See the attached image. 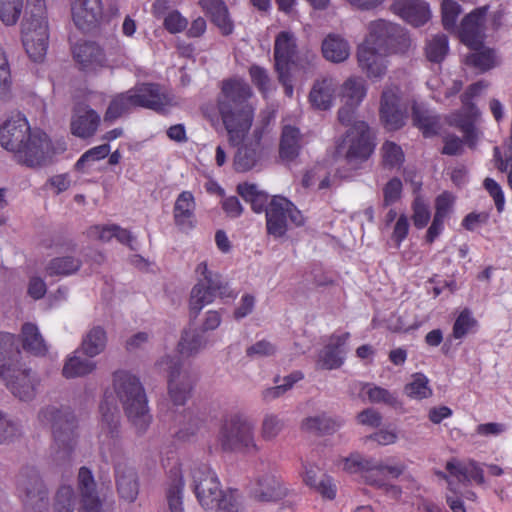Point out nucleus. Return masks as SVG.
Listing matches in <instances>:
<instances>
[{"label": "nucleus", "mask_w": 512, "mask_h": 512, "mask_svg": "<svg viewBox=\"0 0 512 512\" xmlns=\"http://www.w3.org/2000/svg\"><path fill=\"white\" fill-rule=\"evenodd\" d=\"M253 91L241 78L222 81L217 97V110L228 134V140L237 146L234 167L239 172L252 169L261 157L262 128L255 127L250 133L255 107L250 102Z\"/></svg>", "instance_id": "1"}, {"label": "nucleus", "mask_w": 512, "mask_h": 512, "mask_svg": "<svg viewBox=\"0 0 512 512\" xmlns=\"http://www.w3.org/2000/svg\"><path fill=\"white\" fill-rule=\"evenodd\" d=\"M100 452L102 457L111 460L114 468L115 489L119 499L134 503L140 492V479L137 470L123 457L119 440V413L108 402L100 405Z\"/></svg>", "instance_id": "2"}, {"label": "nucleus", "mask_w": 512, "mask_h": 512, "mask_svg": "<svg viewBox=\"0 0 512 512\" xmlns=\"http://www.w3.org/2000/svg\"><path fill=\"white\" fill-rule=\"evenodd\" d=\"M410 44L406 32L398 25L385 20L374 21L357 50L359 67L368 78H382L387 70L386 57L406 52Z\"/></svg>", "instance_id": "3"}, {"label": "nucleus", "mask_w": 512, "mask_h": 512, "mask_svg": "<svg viewBox=\"0 0 512 512\" xmlns=\"http://www.w3.org/2000/svg\"><path fill=\"white\" fill-rule=\"evenodd\" d=\"M38 422L50 427L53 442L50 457L56 465H66L74 457L79 439V425L74 412L66 406L48 404L40 408Z\"/></svg>", "instance_id": "4"}, {"label": "nucleus", "mask_w": 512, "mask_h": 512, "mask_svg": "<svg viewBox=\"0 0 512 512\" xmlns=\"http://www.w3.org/2000/svg\"><path fill=\"white\" fill-rule=\"evenodd\" d=\"M114 390L136 432L145 433L151 424L152 416L139 379L129 372L118 371L114 374Z\"/></svg>", "instance_id": "5"}, {"label": "nucleus", "mask_w": 512, "mask_h": 512, "mask_svg": "<svg viewBox=\"0 0 512 512\" xmlns=\"http://www.w3.org/2000/svg\"><path fill=\"white\" fill-rule=\"evenodd\" d=\"M445 469L448 474L440 472L439 476L444 478L448 484L447 505L452 512H467L464 500L477 502L478 495L471 489H467L459 494L454 488L451 478L462 484L475 482L477 485H483L485 483L483 468L473 459L460 460L458 458H451L447 461Z\"/></svg>", "instance_id": "6"}, {"label": "nucleus", "mask_w": 512, "mask_h": 512, "mask_svg": "<svg viewBox=\"0 0 512 512\" xmlns=\"http://www.w3.org/2000/svg\"><path fill=\"white\" fill-rule=\"evenodd\" d=\"M218 442L225 452L256 454L260 451L253 423L238 414L223 420L218 433Z\"/></svg>", "instance_id": "7"}, {"label": "nucleus", "mask_w": 512, "mask_h": 512, "mask_svg": "<svg viewBox=\"0 0 512 512\" xmlns=\"http://www.w3.org/2000/svg\"><path fill=\"white\" fill-rule=\"evenodd\" d=\"M339 466L348 473H363V477L368 484L384 488L394 497L399 494L396 487L388 484L390 478H396L400 475L401 471L397 467L384 465L376 459L365 458L357 453L342 458L339 461Z\"/></svg>", "instance_id": "8"}, {"label": "nucleus", "mask_w": 512, "mask_h": 512, "mask_svg": "<svg viewBox=\"0 0 512 512\" xmlns=\"http://www.w3.org/2000/svg\"><path fill=\"white\" fill-rule=\"evenodd\" d=\"M196 273L201 276L198 283L192 288L190 296V311L195 316L216 297L234 298L236 293L229 287L221 275L208 269L206 262L196 267Z\"/></svg>", "instance_id": "9"}, {"label": "nucleus", "mask_w": 512, "mask_h": 512, "mask_svg": "<svg viewBox=\"0 0 512 512\" xmlns=\"http://www.w3.org/2000/svg\"><path fill=\"white\" fill-rule=\"evenodd\" d=\"M374 148V133L369 125L364 121H355L346 132L338 152L349 165L356 168L371 156Z\"/></svg>", "instance_id": "10"}, {"label": "nucleus", "mask_w": 512, "mask_h": 512, "mask_svg": "<svg viewBox=\"0 0 512 512\" xmlns=\"http://www.w3.org/2000/svg\"><path fill=\"white\" fill-rule=\"evenodd\" d=\"M305 223L302 212L287 198L273 196L266 207V228L274 238L283 237L292 226Z\"/></svg>", "instance_id": "11"}, {"label": "nucleus", "mask_w": 512, "mask_h": 512, "mask_svg": "<svg viewBox=\"0 0 512 512\" xmlns=\"http://www.w3.org/2000/svg\"><path fill=\"white\" fill-rule=\"evenodd\" d=\"M16 490L26 510L42 512L48 505L49 489L34 467H25L19 472Z\"/></svg>", "instance_id": "12"}, {"label": "nucleus", "mask_w": 512, "mask_h": 512, "mask_svg": "<svg viewBox=\"0 0 512 512\" xmlns=\"http://www.w3.org/2000/svg\"><path fill=\"white\" fill-rule=\"evenodd\" d=\"M189 470L192 487L200 505L206 510L216 509L225 495L216 473L204 463H193Z\"/></svg>", "instance_id": "13"}, {"label": "nucleus", "mask_w": 512, "mask_h": 512, "mask_svg": "<svg viewBox=\"0 0 512 512\" xmlns=\"http://www.w3.org/2000/svg\"><path fill=\"white\" fill-rule=\"evenodd\" d=\"M160 370L168 372V394L175 406H182L189 399L194 378L189 371L182 368L178 359L165 356L157 362Z\"/></svg>", "instance_id": "14"}, {"label": "nucleus", "mask_w": 512, "mask_h": 512, "mask_svg": "<svg viewBox=\"0 0 512 512\" xmlns=\"http://www.w3.org/2000/svg\"><path fill=\"white\" fill-rule=\"evenodd\" d=\"M55 151L48 136L41 130H30L22 147L14 154L15 159L28 167H38L49 163Z\"/></svg>", "instance_id": "15"}, {"label": "nucleus", "mask_w": 512, "mask_h": 512, "mask_svg": "<svg viewBox=\"0 0 512 512\" xmlns=\"http://www.w3.org/2000/svg\"><path fill=\"white\" fill-rule=\"evenodd\" d=\"M379 115L387 130L395 131L405 125L407 104L403 100L399 87L395 85L384 87L380 99Z\"/></svg>", "instance_id": "16"}, {"label": "nucleus", "mask_w": 512, "mask_h": 512, "mask_svg": "<svg viewBox=\"0 0 512 512\" xmlns=\"http://www.w3.org/2000/svg\"><path fill=\"white\" fill-rule=\"evenodd\" d=\"M27 11L22 22V43L32 49L33 39H49L48 22L44 0H27Z\"/></svg>", "instance_id": "17"}, {"label": "nucleus", "mask_w": 512, "mask_h": 512, "mask_svg": "<svg viewBox=\"0 0 512 512\" xmlns=\"http://www.w3.org/2000/svg\"><path fill=\"white\" fill-rule=\"evenodd\" d=\"M0 378L9 391L21 401H31L37 394L39 379L31 369L15 366L4 371Z\"/></svg>", "instance_id": "18"}, {"label": "nucleus", "mask_w": 512, "mask_h": 512, "mask_svg": "<svg viewBox=\"0 0 512 512\" xmlns=\"http://www.w3.org/2000/svg\"><path fill=\"white\" fill-rule=\"evenodd\" d=\"M133 89L138 107L164 111L167 107L177 105L175 96L164 87L148 83L135 86Z\"/></svg>", "instance_id": "19"}, {"label": "nucleus", "mask_w": 512, "mask_h": 512, "mask_svg": "<svg viewBox=\"0 0 512 512\" xmlns=\"http://www.w3.org/2000/svg\"><path fill=\"white\" fill-rule=\"evenodd\" d=\"M486 8H477L467 14L452 34L458 36L460 41L472 50H477L483 45L484 23Z\"/></svg>", "instance_id": "20"}, {"label": "nucleus", "mask_w": 512, "mask_h": 512, "mask_svg": "<svg viewBox=\"0 0 512 512\" xmlns=\"http://www.w3.org/2000/svg\"><path fill=\"white\" fill-rule=\"evenodd\" d=\"M30 130L27 119L20 113L15 114L0 126V145L15 154L22 147Z\"/></svg>", "instance_id": "21"}, {"label": "nucleus", "mask_w": 512, "mask_h": 512, "mask_svg": "<svg viewBox=\"0 0 512 512\" xmlns=\"http://www.w3.org/2000/svg\"><path fill=\"white\" fill-rule=\"evenodd\" d=\"M251 494L261 502H276L286 496L287 490L274 473L263 471L255 477Z\"/></svg>", "instance_id": "22"}, {"label": "nucleus", "mask_w": 512, "mask_h": 512, "mask_svg": "<svg viewBox=\"0 0 512 512\" xmlns=\"http://www.w3.org/2000/svg\"><path fill=\"white\" fill-rule=\"evenodd\" d=\"M100 121V115L90 105L77 104L71 117V132L79 138L92 137L96 133Z\"/></svg>", "instance_id": "23"}, {"label": "nucleus", "mask_w": 512, "mask_h": 512, "mask_svg": "<svg viewBox=\"0 0 512 512\" xmlns=\"http://www.w3.org/2000/svg\"><path fill=\"white\" fill-rule=\"evenodd\" d=\"M78 489L81 496L80 512H107L98 496L93 474L87 467L79 469Z\"/></svg>", "instance_id": "24"}, {"label": "nucleus", "mask_w": 512, "mask_h": 512, "mask_svg": "<svg viewBox=\"0 0 512 512\" xmlns=\"http://www.w3.org/2000/svg\"><path fill=\"white\" fill-rule=\"evenodd\" d=\"M72 18L75 25L83 31L94 28L102 14L100 0H72Z\"/></svg>", "instance_id": "25"}, {"label": "nucleus", "mask_w": 512, "mask_h": 512, "mask_svg": "<svg viewBox=\"0 0 512 512\" xmlns=\"http://www.w3.org/2000/svg\"><path fill=\"white\" fill-rule=\"evenodd\" d=\"M183 465L174 462L167 472L166 499L170 512H184L183 489L184 478Z\"/></svg>", "instance_id": "26"}, {"label": "nucleus", "mask_w": 512, "mask_h": 512, "mask_svg": "<svg viewBox=\"0 0 512 512\" xmlns=\"http://www.w3.org/2000/svg\"><path fill=\"white\" fill-rule=\"evenodd\" d=\"M349 333L332 335L327 344L318 354L317 364L322 369L333 370L342 366L345 350L343 346L349 338Z\"/></svg>", "instance_id": "27"}, {"label": "nucleus", "mask_w": 512, "mask_h": 512, "mask_svg": "<svg viewBox=\"0 0 512 512\" xmlns=\"http://www.w3.org/2000/svg\"><path fill=\"white\" fill-rule=\"evenodd\" d=\"M73 57L81 69L93 71L103 67L106 58L103 50L94 42H81L73 47Z\"/></svg>", "instance_id": "28"}, {"label": "nucleus", "mask_w": 512, "mask_h": 512, "mask_svg": "<svg viewBox=\"0 0 512 512\" xmlns=\"http://www.w3.org/2000/svg\"><path fill=\"white\" fill-rule=\"evenodd\" d=\"M296 37L292 32L281 31L274 44L276 70L291 69V62L296 56Z\"/></svg>", "instance_id": "29"}, {"label": "nucleus", "mask_w": 512, "mask_h": 512, "mask_svg": "<svg viewBox=\"0 0 512 512\" xmlns=\"http://www.w3.org/2000/svg\"><path fill=\"white\" fill-rule=\"evenodd\" d=\"M196 201L190 191L181 192L174 203L173 219L181 229H192L195 226Z\"/></svg>", "instance_id": "30"}, {"label": "nucleus", "mask_w": 512, "mask_h": 512, "mask_svg": "<svg viewBox=\"0 0 512 512\" xmlns=\"http://www.w3.org/2000/svg\"><path fill=\"white\" fill-rule=\"evenodd\" d=\"M138 107L133 89L111 96L104 114V123L112 124Z\"/></svg>", "instance_id": "31"}, {"label": "nucleus", "mask_w": 512, "mask_h": 512, "mask_svg": "<svg viewBox=\"0 0 512 512\" xmlns=\"http://www.w3.org/2000/svg\"><path fill=\"white\" fill-rule=\"evenodd\" d=\"M337 82L332 77H323L313 84L309 94V100L313 107L319 110H327L332 106Z\"/></svg>", "instance_id": "32"}, {"label": "nucleus", "mask_w": 512, "mask_h": 512, "mask_svg": "<svg viewBox=\"0 0 512 512\" xmlns=\"http://www.w3.org/2000/svg\"><path fill=\"white\" fill-rule=\"evenodd\" d=\"M108 336L102 326H93L89 328L82 336L79 351L88 358H94L106 349Z\"/></svg>", "instance_id": "33"}, {"label": "nucleus", "mask_w": 512, "mask_h": 512, "mask_svg": "<svg viewBox=\"0 0 512 512\" xmlns=\"http://www.w3.org/2000/svg\"><path fill=\"white\" fill-rule=\"evenodd\" d=\"M319 469L313 465H304L303 481L315 489L322 497L332 500L336 496V486L332 479L323 475L318 478Z\"/></svg>", "instance_id": "34"}, {"label": "nucleus", "mask_w": 512, "mask_h": 512, "mask_svg": "<svg viewBox=\"0 0 512 512\" xmlns=\"http://www.w3.org/2000/svg\"><path fill=\"white\" fill-rule=\"evenodd\" d=\"M20 355L15 335L0 332V375L9 368L17 366Z\"/></svg>", "instance_id": "35"}, {"label": "nucleus", "mask_w": 512, "mask_h": 512, "mask_svg": "<svg viewBox=\"0 0 512 512\" xmlns=\"http://www.w3.org/2000/svg\"><path fill=\"white\" fill-rule=\"evenodd\" d=\"M352 390H359V396L365 393L369 402L375 404H385L393 408L400 406L397 397L385 388L370 383L355 382L351 386Z\"/></svg>", "instance_id": "36"}, {"label": "nucleus", "mask_w": 512, "mask_h": 512, "mask_svg": "<svg viewBox=\"0 0 512 512\" xmlns=\"http://www.w3.org/2000/svg\"><path fill=\"white\" fill-rule=\"evenodd\" d=\"M367 94V85L361 77H349L340 88L342 104L358 107Z\"/></svg>", "instance_id": "37"}, {"label": "nucleus", "mask_w": 512, "mask_h": 512, "mask_svg": "<svg viewBox=\"0 0 512 512\" xmlns=\"http://www.w3.org/2000/svg\"><path fill=\"white\" fill-rule=\"evenodd\" d=\"M323 57L333 63H341L348 59L350 46L339 35L329 34L322 42Z\"/></svg>", "instance_id": "38"}, {"label": "nucleus", "mask_w": 512, "mask_h": 512, "mask_svg": "<svg viewBox=\"0 0 512 512\" xmlns=\"http://www.w3.org/2000/svg\"><path fill=\"white\" fill-rule=\"evenodd\" d=\"M23 349L35 356H44L48 352V345L33 323H25L21 329Z\"/></svg>", "instance_id": "39"}, {"label": "nucleus", "mask_w": 512, "mask_h": 512, "mask_svg": "<svg viewBox=\"0 0 512 512\" xmlns=\"http://www.w3.org/2000/svg\"><path fill=\"white\" fill-rule=\"evenodd\" d=\"M74 351L64 361L62 375L66 379L84 377L96 369V363L90 359L82 358Z\"/></svg>", "instance_id": "40"}, {"label": "nucleus", "mask_w": 512, "mask_h": 512, "mask_svg": "<svg viewBox=\"0 0 512 512\" xmlns=\"http://www.w3.org/2000/svg\"><path fill=\"white\" fill-rule=\"evenodd\" d=\"M82 265L79 258L74 256H60L51 259L46 267L45 271L48 276H69L76 273Z\"/></svg>", "instance_id": "41"}, {"label": "nucleus", "mask_w": 512, "mask_h": 512, "mask_svg": "<svg viewBox=\"0 0 512 512\" xmlns=\"http://www.w3.org/2000/svg\"><path fill=\"white\" fill-rule=\"evenodd\" d=\"M300 149V132L297 128L286 125L282 131L280 156L283 160H293Z\"/></svg>", "instance_id": "42"}, {"label": "nucleus", "mask_w": 512, "mask_h": 512, "mask_svg": "<svg viewBox=\"0 0 512 512\" xmlns=\"http://www.w3.org/2000/svg\"><path fill=\"white\" fill-rule=\"evenodd\" d=\"M466 57V64L481 72H487L498 65L496 51L483 45Z\"/></svg>", "instance_id": "43"}, {"label": "nucleus", "mask_w": 512, "mask_h": 512, "mask_svg": "<svg viewBox=\"0 0 512 512\" xmlns=\"http://www.w3.org/2000/svg\"><path fill=\"white\" fill-rule=\"evenodd\" d=\"M237 192L246 202L251 204L254 212H266L269 203L268 195L260 191L255 184L241 183L237 186Z\"/></svg>", "instance_id": "44"}, {"label": "nucleus", "mask_w": 512, "mask_h": 512, "mask_svg": "<svg viewBox=\"0 0 512 512\" xmlns=\"http://www.w3.org/2000/svg\"><path fill=\"white\" fill-rule=\"evenodd\" d=\"M479 323L468 308H464L456 317L451 336L456 340H461L469 333L477 331Z\"/></svg>", "instance_id": "45"}, {"label": "nucleus", "mask_w": 512, "mask_h": 512, "mask_svg": "<svg viewBox=\"0 0 512 512\" xmlns=\"http://www.w3.org/2000/svg\"><path fill=\"white\" fill-rule=\"evenodd\" d=\"M341 423L327 414L310 416L303 420L302 428L308 432L332 433L340 427Z\"/></svg>", "instance_id": "46"}, {"label": "nucleus", "mask_w": 512, "mask_h": 512, "mask_svg": "<svg viewBox=\"0 0 512 512\" xmlns=\"http://www.w3.org/2000/svg\"><path fill=\"white\" fill-rule=\"evenodd\" d=\"M179 417L177 435L180 439L187 440L196 435L203 425V419L192 410H184Z\"/></svg>", "instance_id": "47"}, {"label": "nucleus", "mask_w": 512, "mask_h": 512, "mask_svg": "<svg viewBox=\"0 0 512 512\" xmlns=\"http://www.w3.org/2000/svg\"><path fill=\"white\" fill-rule=\"evenodd\" d=\"M285 426L284 420L275 413H266L260 425V436L264 441H274Z\"/></svg>", "instance_id": "48"}, {"label": "nucleus", "mask_w": 512, "mask_h": 512, "mask_svg": "<svg viewBox=\"0 0 512 512\" xmlns=\"http://www.w3.org/2000/svg\"><path fill=\"white\" fill-rule=\"evenodd\" d=\"M207 339L195 331H186L181 337L178 349L183 356H192L205 348Z\"/></svg>", "instance_id": "49"}, {"label": "nucleus", "mask_w": 512, "mask_h": 512, "mask_svg": "<svg viewBox=\"0 0 512 512\" xmlns=\"http://www.w3.org/2000/svg\"><path fill=\"white\" fill-rule=\"evenodd\" d=\"M449 50L448 38L446 35H436L430 39L425 46V55L428 61L441 63Z\"/></svg>", "instance_id": "50"}, {"label": "nucleus", "mask_w": 512, "mask_h": 512, "mask_svg": "<svg viewBox=\"0 0 512 512\" xmlns=\"http://www.w3.org/2000/svg\"><path fill=\"white\" fill-rule=\"evenodd\" d=\"M462 9L460 4L455 0H443L441 3V17L443 28L453 33L457 30V20L461 14Z\"/></svg>", "instance_id": "51"}, {"label": "nucleus", "mask_w": 512, "mask_h": 512, "mask_svg": "<svg viewBox=\"0 0 512 512\" xmlns=\"http://www.w3.org/2000/svg\"><path fill=\"white\" fill-rule=\"evenodd\" d=\"M24 0H0V20L6 26L17 23L23 9Z\"/></svg>", "instance_id": "52"}, {"label": "nucleus", "mask_w": 512, "mask_h": 512, "mask_svg": "<svg viewBox=\"0 0 512 512\" xmlns=\"http://www.w3.org/2000/svg\"><path fill=\"white\" fill-rule=\"evenodd\" d=\"M448 124L462 131L469 146L471 147L473 145L475 138L474 124L469 116L461 111L453 112L448 117Z\"/></svg>", "instance_id": "53"}, {"label": "nucleus", "mask_w": 512, "mask_h": 512, "mask_svg": "<svg viewBox=\"0 0 512 512\" xmlns=\"http://www.w3.org/2000/svg\"><path fill=\"white\" fill-rule=\"evenodd\" d=\"M383 164L389 168H399L404 162L402 148L394 142L386 141L381 147Z\"/></svg>", "instance_id": "54"}, {"label": "nucleus", "mask_w": 512, "mask_h": 512, "mask_svg": "<svg viewBox=\"0 0 512 512\" xmlns=\"http://www.w3.org/2000/svg\"><path fill=\"white\" fill-rule=\"evenodd\" d=\"M392 11L406 23L416 25V0H395Z\"/></svg>", "instance_id": "55"}, {"label": "nucleus", "mask_w": 512, "mask_h": 512, "mask_svg": "<svg viewBox=\"0 0 512 512\" xmlns=\"http://www.w3.org/2000/svg\"><path fill=\"white\" fill-rule=\"evenodd\" d=\"M318 61L317 54L312 50L306 49L295 56V59L291 62V69L295 66L308 75L314 72Z\"/></svg>", "instance_id": "56"}, {"label": "nucleus", "mask_w": 512, "mask_h": 512, "mask_svg": "<svg viewBox=\"0 0 512 512\" xmlns=\"http://www.w3.org/2000/svg\"><path fill=\"white\" fill-rule=\"evenodd\" d=\"M249 75L252 83L257 89L265 96L269 91L272 90V82L268 75V72L263 67L258 65H252L249 68Z\"/></svg>", "instance_id": "57"}, {"label": "nucleus", "mask_w": 512, "mask_h": 512, "mask_svg": "<svg viewBox=\"0 0 512 512\" xmlns=\"http://www.w3.org/2000/svg\"><path fill=\"white\" fill-rule=\"evenodd\" d=\"M455 203V197L451 192L444 191L435 199L434 216L446 220L452 212Z\"/></svg>", "instance_id": "58"}, {"label": "nucleus", "mask_w": 512, "mask_h": 512, "mask_svg": "<svg viewBox=\"0 0 512 512\" xmlns=\"http://www.w3.org/2000/svg\"><path fill=\"white\" fill-rule=\"evenodd\" d=\"M483 186L490 197L494 200L497 212L502 213L505 209V195L501 186L497 181L490 177L485 178Z\"/></svg>", "instance_id": "59"}, {"label": "nucleus", "mask_w": 512, "mask_h": 512, "mask_svg": "<svg viewBox=\"0 0 512 512\" xmlns=\"http://www.w3.org/2000/svg\"><path fill=\"white\" fill-rule=\"evenodd\" d=\"M276 353V346L267 340H260L246 348V355L251 359L269 357Z\"/></svg>", "instance_id": "60"}, {"label": "nucleus", "mask_w": 512, "mask_h": 512, "mask_svg": "<svg viewBox=\"0 0 512 512\" xmlns=\"http://www.w3.org/2000/svg\"><path fill=\"white\" fill-rule=\"evenodd\" d=\"M490 219V214L486 211L481 212H470L468 213L461 221V226L463 229L474 232L479 227L484 226L488 223Z\"/></svg>", "instance_id": "61"}, {"label": "nucleus", "mask_w": 512, "mask_h": 512, "mask_svg": "<svg viewBox=\"0 0 512 512\" xmlns=\"http://www.w3.org/2000/svg\"><path fill=\"white\" fill-rule=\"evenodd\" d=\"M418 130L425 138L438 135L441 130L439 118L436 116H423L418 112Z\"/></svg>", "instance_id": "62"}, {"label": "nucleus", "mask_w": 512, "mask_h": 512, "mask_svg": "<svg viewBox=\"0 0 512 512\" xmlns=\"http://www.w3.org/2000/svg\"><path fill=\"white\" fill-rule=\"evenodd\" d=\"M163 25L172 34L180 33L187 28L188 21L179 11L173 10L164 17Z\"/></svg>", "instance_id": "63"}, {"label": "nucleus", "mask_w": 512, "mask_h": 512, "mask_svg": "<svg viewBox=\"0 0 512 512\" xmlns=\"http://www.w3.org/2000/svg\"><path fill=\"white\" fill-rule=\"evenodd\" d=\"M216 509H218L219 512H244L241 497L236 491L225 493Z\"/></svg>", "instance_id": "64"}]
</instances>
